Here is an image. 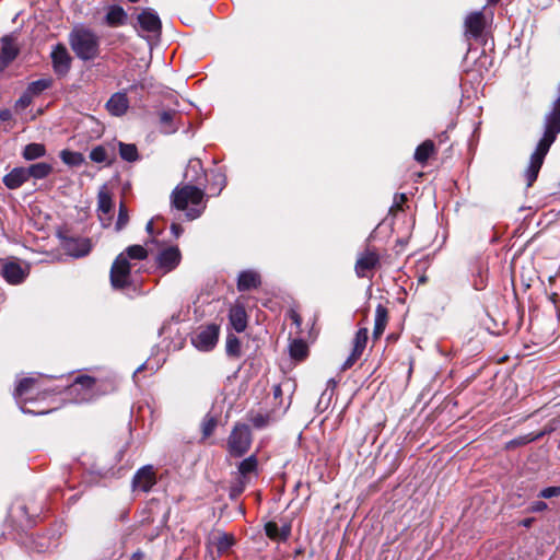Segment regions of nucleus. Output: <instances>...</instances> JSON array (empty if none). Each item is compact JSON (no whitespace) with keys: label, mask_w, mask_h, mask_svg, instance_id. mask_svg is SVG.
Here are the masks:
<instances>
[{"label":"nucleus","mask_w":560,"mask_h":560,"mask_svg":"<svg viewBox=\"0 0 560 560\" xmlns=\"http://www.w3.org/2000/svg\"><path fill=\"white\" fill-rule=\"evenodd\" d=\"M171 202L177 210L184 211L189 220L199 218L207 207L205 191L192 185L176 187L171 195Z\"/></svg>","instance_id":"nucleus-1"},{"label":"nucleus","mask_w":560,"mask_h":560,"mask_svg":"<svg viewBox=\"0 0 560 560\" xmlns=\"http://www.w3.org/2000/svg\"><path fill=\"white\" fill-rule=\"evenodd\" d=\"M69 45L82 61H92L101 55V37L91 28L78 25L69 33Z\"/></svg>","instance_id":"nucleus-2"},{"label":"nucleus","mask_w":560,"mask_h":560,"mask_svg":"<svg viewBox=\"0 0 560 560\" xmlns=\"http://www.w3.org/2000/svg\"><path fill=\"white\" fill-rule=\"evenodd\" d=\"M250 444L252 438L249 427L246 424H236L228 440L230 454L235 457H241L249 450Z\"/></svg>","instance_id":"nucleus-3"},{"label":"nucleus","mask_w":560,"mask_h":560,"mask_svg":"<svg viewBox=\"0 0 560 560\" xmlns=\"http://www.w3.org/2000/svg\"><path fill=\"white\" fill-rule=\"evenodd\" d=\"M219 338V327L214 324L199 327L191 336V343L200 351L212 350Z\"/></svg>","instance_id":"nucleus-4"},{"label":"nucleus","mask_w":560,"mask_h":560,"mask_svg":"<svg viewBox=\"0 0 560 560\" xmlns=\"http://www.w3.org/2000/svg\"><path fill=\"white\" fill-rule=\"evenodd\" d=\"M95 378L89 375L78 376L69 386V394L77 402L90 401L95 397Z\"/></svg>","instance_id":"nucleus-5"},{"label":"nucleus","mask_w":560,"mask_h":560,"mask_svg":"<svg viewBox=\"0 0 560 560\" xmlns=\"http://www.w3.org/2000/svg\"><path fill=\"white\" fill-rule=\"evenodd\" d=\"M110 282L115 289L130 284V264L125 254L118 255L110 269Z\"/></svg>","instance_id":"nucleus-6"},{"label":"nucleus","mask_w":560,"mask_h":560,"mask_svg":"<svg viewBox=\"0 0 560 560\" xmlns=\"http://www.w3.org/2000/svg\"><path fill=\"white\" fill-rule=\"evenodd\" d=\"M50 57L55 73L59 77L67 75L72 63V57L67 47L63 44H57L52 48Z\"/></svg>","instance_id":"nucleus-7"},{"label":"nucleus","mask_w":560,"mask_h":560,"mask_svg":"<svg viewBox=\"0 0 560 560\" xmlns=\"http://www.w3.org/2000/svg\"><path fill=\"white\" fill-rule=\"evenodd\" d=\"M98 218L104 226H108L112 220L113 200L106 186H103L97 195Z\"/></svg>","instance_id":"nucleus-8"},{"label":"nucleus","mask_w":560,"mask_h":560,"mask_svg":"<svg viewBox=\"0 0 560 560\" xmlns=\"http://www.w3.org/2000/svg\"><path fill=\"white\" fill-rule=\"evenodd\" d=\"M182 259L180 252L177 246H170L162 249L156 258L158 266L165 272L175 269Z\"/></svg>","instance_id":"nucleus-9"},{"label":"nucleus","mask_w":560,"mask_h":560,"mask_svg":"<svg viewBox=\"0 0 560 560\" xmlns=\"http://www.w3.org/2000/svg\"><path fill=\"white\" fill-rule=\"evenodd\" d=\"M155 474L152 466H144L140 468L132 479V488L148 492L155 485Z\"/></svg>","instance_id":"nucleus-10"},{"label":"nucleus","mask_w":560,"mask_h":560,"mask_svg":"<svg viewBox=\"0 0 560 560\" xmlns=\"http://www.w3.org/2000/svg\"><path fill=\"white\" fill-rule=\"evenodd\" d=\"M1 275L9 283L19 284L26 278L27 268L16 261H5L1 267Z\"/></svg>","instance_id":"nucleus-11"},{"label":"nucleus","mask_w":560,"mask_h":560,"mask_svg":"<svg viewBox=\"0 0 560 560\" xmlns=\"http://www.w3.org/2000/svg\"><path fill=\"white\" fill-rule=\"evenodd\" d=\"M380 264V256L372 250L363 252L357 259L355 273L358 277H366L368 271L374 269Z\"/></svg>","instance_id":"nucleus-12"},{"label":"nucleus","mask_w":560,"mask_h":560,"mask_svg":"<svg viewBox=\"0 0 560 560\" xmlns=\"http://www.w3.org/2000/svg\"><path fill=\"white\" fill-rule=\"evenodd\" d=\"M108 113L113 116L120 117L125 115L129 108V100L125 92L114 93L105 105Z\"/></svg>","instance_id":"nucleus-13"},{"label":"nucleus","mask_w":560,"mask_h":560,"mask_svg":"<svg viewBox=\"0 0 560 560\" xmlns=\"http://www.w3.org/2000/svg\"><path fill=\"white\" fill-rule=\"evenodd\" d=\"M486 21L482 12H472L465 20L466 35L472 38L481 36Z\"/></svg>","instance_id":"nucleus-14"},{"label":"nucleus","mask_w":560,"mask_h":560,"mask_svg":"<svg viewBox=\"0 0 560 560\" xmlns=\"http://www.w3.org/2000/svg\"><path fill=\"white\" fill-rule=\"evenodd\" d=\"M252 476H258V459L256 455H250L240 462L235 477L250 482Z\"/></svg>","instance_id":"nucleus-15"},{"label":"nucleus","mask_w":560,"mask_h":560,"mask_svg":"<svg viewBox=\"0 0 560 560\" xmlns=\"http://www.w3.org/2000/svg\"><path fill=\"white\" fill-rule=\"evenodd\" d=\"M66 252L75 258L86 256L91 250V243L88 238H70L63 244Z\"/></svg>","instance_id":"nucleus-16"},{"label":"nucleus","mask_w":560,"mask_h":560,"mask_svg":"<svg viewBox=\"0 0 560 560\" xmlns=\"http://www.w3.org/2000/svg\"><path fill=\"white\" fill-rule=\"evenodd\" d=\"M128 14L120 5L113 4L106 10L104 23L109 27L122 26L127 23Z\"/></svg>","instance_id":"nucleus-17"},{"label":"nucleus","mask_w":560,"mask_h":560,"mask_svg":"<svg viewBox=\"0 0 560 560\" xmlns=\"http://www.w3.org/2000/svg\"><path fill=\"white\" fill-rule=\"evenodd\" d=\"M19 48L16 44L9 37L2 39V48L0 52V71L9 66L18 56Z\"/></svg>","instance_id":"nucleus-18"},{"label":"nucleus","mask_w":560,"mask_h":560,"mask_svg":"<svg viewBox=\"0 0 560 560\" xmlns=\"http://www.w3.org/2000/svg\"><path fill=\"white\" fill-rule=\"evenodd\" d=\"M260 276L254 270H244L238 275L237 278V290L248 291L257 289L260 285Z\"/></svg>","instance_id":"nucleus-19"},{"label":"nucleus","mask_w":560,"mask_h":560,"mask_svg":"<svg viewBox=\"0 0 560 560\" xmlns=\"http://www.w3.org/2000/svg\"><path fill=\"white\" fill-rule=\"evenodd\" d=\"M28 179L30 178L26 167H15L3 177V184L9 189H16L20 188Z\"/></svg>","instance_id":"nucleus-20"},{"label":"nucleus","mask_w":560,"mask_h":560,"mask_svg":"<svg viewBox=\"0 0 560 560\" xmlns=\"http://www.w3.org/2000/svg\"><path fill=\"white\" fill-rule=\"evenodd\" d=\"M266 535L272 540L284 541L291 534V525L284 523L281 527L276 522H268L265 525Z\"/></svg>","instance_id":"nucleus-21"},{"label":"nucleus","mask_w":560,"mask_h":560,"mask_svg":"<svg viewBox=\"0 0 560 560\" xmlns=\"http://www.w3.org/2000/svg\"><path fill=\"white\" fill-rule=\"evenodd\" d=\"M138 22L143 31L155 33L161 28V21L159 16L147 10L139 14Z\"/></svg>","instance_id":"nucleus-22"},{"label":"nucleus","mask_w":560,"mask_h":560,"mask_svg":"<svg viewBox=\"0 0 560 560\" xmlns=\"http://www.w3.org/2000/svg\"><path fill=\"white\" fill-rule=\"evenodd\" d=\"M178 113L176 110H164L160 114V130L165 135H172L177 131L178 126L176 124V117Z\"/></svg>","instance_id":"nucleus-23"},{"label":"nucleus","mask_w":560,"mask_h":560,"mask_svg":"<svg viewBox=\"0 0 560 560\" xmlns=\"http://www.w3.org/2000/svg\"><path fill=\"white\" fill-rule=\"evenodd\" d=\"M388 322V311L387 308L378 304L375 310V320H374V329H373V337L375 339L380 338L387 325Z\"/></svg>","instance_id":"nucleus-24"},{"label":"nucleus","mask_w":560,"mask_h":560,"mask_svg":"<svg viewBox=\"0 0 560 560\" xmlns=\"http://www.w3.org/2000/svg\"><path fill=\"white\" fill-rule=\"evenodd\" d=\"M230 322L232 327L237 331L242 332L247 327L246 312L242 306H235L230 311Z\"/></svg>","instance_id":"nucleus-25"},{"label":"nucleus","mask_w":560,"mask_h":560,"mask_svg":"<svg viewBox=\"0 0 560 560\" xmlns=\"http://www.w3.org/2000/svg\"><path fill=\"white\" fill-rule=\"evenodd\" d=\"M26 170L28 178L43 179L52 172V166L46 162H38L30 165Z\"/></svg>","instance_id":"nucleus-26"},{"label":"nucleus","mask_w":560,"mask_h":560,"mask_svg":"<svg viewBox=\"0 0 560 560\" xmlns=\"http://www.w3.org/2000/svg\"><path fill=\"white\" fill-rule=\"evenodd\" d=\"M289 352L291 358H293L294 360L302 361L308 354V347L304 340L294 339L291 341L289 346Z\"/></svg>","instance_id":"nucleus-27"},{"label":"nucleus","mask_w":560,"mask_h":560,"mask_svg":"<svg viewBox=\"0 0 560 560\" xmlns=\"http://www.w3.org/2000/svg\"><path fill=\"white\" fill-rule=\"evenodd\" d=\"M46 154V148L42 143H30L23 150V158L27 161L39 159Z\"/></svg>","instance_id":"nucleus-28"},{"label":"nucleus","mask_w":560,"mask_h":560,"mask_svg":"<svg viewBox=\"0 0 560 560\" xmlns=\"http://www.w3.org/2000/svg\"><path fill=\"white\" fill-rule=\"evenodd\" d=\"M434 152V143L431 140L422 142L415 152V160L419 163H425Z\"/></svg>","instance_id":"nucleus-29"},{"label":"nucleus","mask_w":560,"mask_h":560,"mask_svg":"<svg viewBox=\"0 0 560 560\" xmlns=\"http://www.w3.org/2000/svg\"><path fill=\"white\" fill-rule=\"evenodd\" d=\"M60 159L62 162L70 166H79L84 162V156L80 152L62 150L60 152Z\"/></svg>","instance_id":"nucleus-30"},{"label":"nucleus","mask_w":560,"mask_h":560,"mask_svg":"<svg viewBox=\"0 0 560 560\" xmlns=\"http://www.w3.org/2000/svg\"><path fill=\"white\" fill-rule=\"evenodd\" d=\"M249 485L248 481L235 477L230 485L229 497L231 500H237L244 492L246 487Z\"/></svg>","instance_id":"nucleus-31"},{"label":"nucleus","mask_w":560,"mask_h":560,"mask_svg":"<svg viewBox=\"0 0 560 560\" xmlns=\"http://www.w3.org/2000/svg\"><path fill=\"white\" fill-rule=\"evenodd\" d=\"M119 154L121 159L128 162H133L138 160V150L135 144L131 143H119Z\"/></svg>","instance_id":"nucleus-32"},{"label":"nucleus","mask_w":560,"mask_h":560,"mask_svg":"<svg viewBox=\"0 0 560 560\" xmlns=\"http://www.w3.org/2000/svg\"><path fill=\"white\" fill-rule=\"evenodd\" d=\"M241 341L235 335H229L226 338V353L229 357L240 358L241 352Z\"/></svg>","instance_id":"nucleus-33"},{"label":"nucleus","mask_w":560,"mask_h":560,"mask_svg":"<svg viewBox=\"0 0 560 560\" xmlns=\"http://www.w3.org/2000/svg\"><path fill=\"white\" fill-rule=\"evenodd\" d=\"M213 544L217 547L219 553L226 552L234 544V539L231 535L221 534L213 539Z\"/></svg>","instance_id":"nucleus-34"},{"label":"nucleus","mask_w":560,"mask_h":560,"mask_svg":"<svg viewBox=\"0 0 560 560\" xmlns=\"http://www.w3.org/2000/svg\"><path fill=\"white\" fill-rule=\"evenodd\" d=\"M366 342H368V329L361 328L355 334L352 350H354L357 353L362 354L365 349Z\"/></svg>","instance_id":"nucleus-35"},{"label":"nucleus","mask_w":560,"mask_h":560,"mask_svg":"<svg viewBox=\"0 0 560 560\" xmlns=\"http://www.w3.org/2000/svg\"><path fill=\"white\" fill-rule=\"evenodd\" d=\"M51 86L50 79H39L28 84L27 91L33 95H39L43 91Z\"/></svg>","instance_id":"nucleus-36"},{"label":"nucleus","mask_w":560,"mask_h":560,"mask_svg":"<svg viewBox=\"0 0 560 560\" xmlns=\"http://www.w3.org/2000/svg\"><path fill=\"white\" fill-rule=\"evenodd\" d=\"M35 383L36 381L31 377L21 380L15 388L16 398H22L26 396L31 392Z\"/></svg>","instance_id":"nucleus-37"},{"label":"nucleus","mask_w":560,"mask_h":560,"mask_svg":"<svg viewBox=\"0 0 560 560\" xmlns=\"http://www.w3.org/2000/svg\"><path fill=\"white\" fill-rule=\"evenodd\" d=\"M125 256L128 259H144L148 256V250L141 245H132L126 249Z\"/></svg>","instance_id":"nucleus-38"},{"label":"nucleus","mask_w":560,"mask_h":560,"mask_svg":"<svg viewBox=\"0 0 560 560\" xmlns=\"http://www.w3.org/2000/svg\"><path fill=\"white\" fill-rule=\"evenodd\" d=\"M217 423L218 422H217V419L214 417H212L210 415H207L205 417V419L202 420V423H201V430H202L203 439L209 438L213 433V431H214V429L217 427Z\"/></svg>","instance_id":"nucleus-39"},{"label":"nucleus","mask_w":560,"mask_h":560,"mask_svg":"<svg viewBox=\"0 0 560 560\" xmlns=\"http://www.w3.org/2000/svg\"><path fill=\"white\" fill-rule=\"evenodd\" d=\"M90 159L95 163L107 162L108 155L106 149L102 145L94 148L90 153Z\"/></svg>","instance_id":"nucleus-40"},{"label":"nucleus","mask_w":560,"mask_h":560,"mask_svg":"<svg viewBox=\"0 0 560 560\" xmlns=\"http://www.w3.org/2000/svg\"><path fill=\"white\" fill-rule=\"evenodd\" d=\"M128 211L124 203L119 207V213L116 221V231L122 230L128 223Z\"/></svg>","instance_id":"nucleus-41"},{"label":"nucleus","mask_w":560,"mask_h":560,"mask_svg":"<svg viewBox=\"0 0 560 560\" xmlns=\"http://www.w3.org/2000/svg\"><path fill=\"white\" fill-rule=\"evenodd\" d=\"M225 185H226V178H225L224 174L215 173L213 175V183L211 184L210 189L213 190L215 188L217 189L215 194L219 195L222 191V189L225 187Z\"/></svg>","instance_id":"nucleus-42"},{"label":"nucleus","mask_w":560,"mask_h":560,"mask_svg":"<svg viewBox=\"0 0 560 560\" xmlns=\"http://www.w3.org/2000/svg\"><path fill=\"white\" fill-rule=\"evenodd\" d=\"M33 95L26 90L20 98L15 102V108L18 109H24L28 107L33 101Z\"/></svg>","instance_id":"nucleus-43"},{"label":"nucleus","mask_w":560,"mask_h":560,"mask_svg":"<svg viewBox=\"0 0 560 560\" xmlns=\"http://www.w3.org/2000/svg\"><path fill=\"white\" fill-rule=\"evenodd\" d=\"M560 495V487H548L540 491L539 497L544 499H550Z\"/></svg>","instance_id":"nucleus-44"},{"label":"nucleus","mask_w":560,"mask_h":560,"mask_svg":"<svg viewBox=\"0 0 560 560\" xmlns=\"http://www.w3.org/2000/svg\"><path fill=\"white\" fill-rule=\"evenodd\" d=\"M362 354L357 353L354 350H352L351 354L347 358L345 363L342 364V371H346L353 366V364L360 359Z\"/></svg>","instance_id":"nucleus-45"},{"label":"nucleus","mask_w":560,"mask_h":560,"mask_svg":"<svg viewBox=\"0 0 560 560\" xmlns=\"http://www.w3.org/2000/svg\"><path fill=\"white\" fill-rule=\"evenodd\" d=\"M199 171H202V165L199 160H190L187 166L186 176L188 177L189 172H194L196 175Z\"/></svg>","instance_id":"nucleus-46"},{"label":"nucleus","mask_w":560,"mask_h":560,"mask_svg":"<svg viewBox=\"0 0 560 560\" xmlns=\"http://www.w3.org/2000/svg\"><path fill=\"white\" fill-rule=\"evenodd\" d=\"M547 508H548V505H547L546 502H544V501H535L529 506V511L538 513V512L545 511Z\"/></svg>","instance_id":"nucleus-47"},{"label":"nucleus","mask_w":560,"mask_h":560,"mask_svg":"<svg viewBox=\"0 0 560 560\" xmlns=\"http://www.w3.org/2000/svg\"><path fill=\"white\" fill-rule=\"evenodd\" d=\"M542 435H544V433H539V434H536V435H533V436L522 438L520 440L513 441V443H515V444H525V443L535 441V440L539 439Z\"/></svg>","instance_id":"nucleus-48"},{"label":"nucleus","mask_w":560,"mask_h":560,"mask_svg":"<svg viewBox=\"0 0 560 560\" xmlns=\"http://www.w3.org/2000/svg\"><path fill=\"white\" fill-rule=\"evenodd\" d=\"M485 287H486V280H485V279H483V277L480 275V276H479V279H478V280L476 279V280L474 281V288H475L476 290H482Z\"/></svg>","instance_id":"nucleus-49"},{"label":"nucleus","mask_w":560,"mask_h":560,"mask_svg":"<svg viewBox=\"0 0 560 560\" xmlns=\"http://www.w3.org/2000/svg\"><path fill=\"white\" fill-rule=\"evenodd\" d=\"M407 200L406 196L404 194L396 195L395 196V207L398 209L401 208V205Z\"/></svg>","instance_id":"nucleus-50"},{"label":"nucleus","mask_w":560,"mask_h":560,"mask_svg":"<svg viewBox=\"0 0 560 560\" xmlns=\"http://www.w3.org/2000/svg\"><path fill=\"white\" fill-rule=\"evenodd\" d=\"M171 230L175 237H178L183 233V228L176 223L171 225Z\"/></svg>","instance_id":"nucleus-51"},{"label":"nucleus","mask_w":560,"mask_h":560,"mask_svg":"<svg viewBox=\"0 0 560 560\" xmlns=\"http://www.w3.org/2000/svg\"><path fill=\"white\" fill-rule=\"evenodd\" d=\"M11 117H12L11 110H9V109L0 110V120L7 121V120H10Z\"/></svg>","instance_id":"nucleus-52"},{"label":"nucleus","mask_w":560,"mask_h":560,"mask_svg":"<svg viewBox=\"0 0 560 560\" xmlns=\"http://www.w3.org/2000/svg\"><path fill=\"white\" fill-rule=\"evenodd\" d=\"M153 224H154L153 220L149 221L147 224V231L152 236L151 242H156L154 232H153Z\"/></svg>","instance_id":"nucleus-53"},{"label":"nucleus","mask_w":560,"mask_h":560,"mask_svg":"<svg viewBox=\"0 0 560 560\" xmlns=\"http://www.w3.org/2000/svg\"><path fill=\"white\" fill-rule=\"evenodd\" d=\"M291 317H292L293 322H294L298 326H300V325H301L300 316H299L296 313H293Z\"/></svg>","instance_id":"nucleus-54"},{"label":"nucleus","mask_w":560,"mask_h":560,"mask_svg":"<svg viewBox=\"0 0 560 560\" xmlns=\"http://www.w3.org/2000/svg\"><path fill=\"white\" fill-rule=\"evenodd\" d=\"M143 555L141 552H135L132 555L133 560H142Z\"/></svg>","instance_id":"nucleus-55"},{"label":"nucleus","mask_w":560,"mask_h":560,"mask_svg":"<svg viewBox=\"0 0 560 560\" xmlns=\"http://www.w3.org/2000/svg\"><path fill=\"white\" fill-rule=\"evenodd\" d=\"M530 524H532V520H530V518L525 520V521L523 522V525H524L525 527L530 526Z\"/></svg>","instance_id":"nucleus-56"},{"label":"nucleus","mask_w":560,"mask_h":560,"mask_svg":"<svg viewBox=\"0 0 560 560\" xmlns=\"http://www.w3.org/2000/svg\"><path fill=\"white\" fill-rule=\"evenodd\" d=\"M143 369H144V364L140 365V366L136 370L135 374H137V373L141 372Z\"/></svg>","instance_id":"nucleus-57"},{"label":"nucleus","mask_w":560,"mask_h":560,"mask_svg":"<svg viewBox=\"0 0 560 560\" xmlns=\"http://www.w3.org/2000/svg\"><path fill=\"white\" fill-rule=\"evenodd\" d=\"M490 3H497L499 2L500 0H488Z\"/></svg>","instance_id":"nucleus-58"}]
</instances>
